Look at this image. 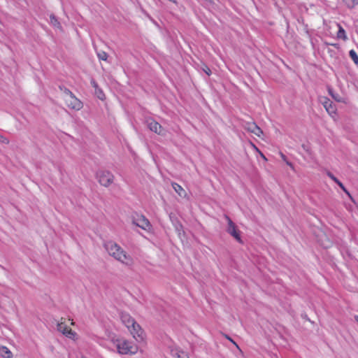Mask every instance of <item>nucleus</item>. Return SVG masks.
<instances>
[{
  "label": "nucleus",
  "instance_id": "f257e3e1",
  "mask_svg": "<svg viewBox=\"0 0 358 358\" xmlns=\"http://www.w3.org/2000/svg\"><path fill=\"white\" fill-rule=\"evenodd\" d=\"M120 319L122 322L125 325L136 341H142L143 339V329L129 314L127 313H122L120 315Z\"/></svg>",
  "mask_w": 358,
  "mask_h": 358
},
{
  "label": "nucleus",
  "instance_id": "f03ea898",
  "mask_svg": "<svg viewBox=\"0 0 358 358\" xmlns=\"http://www.w3.org/2000/svg\"><path fill=\"white\" fill-rule=\"evenodd\" d=\"M113 344L117 352L121 355H134L138 352V346L136 344L123 338L114 340Z\"/></svg>",
  "mask_w": 358,
  "mask_h": 358
},
{
  "label": "nucleus",
  "instance_id": "7ed1b4c3",
  "mask_svg": "<svg viewBox=\"0 0 358 358\" xmlns=\"http://www.w3.org/2000/svg\"><path fill=\"white\" fill-rule=\"evenodd\" d=\"M131 223L144 230H149L151 224L149 220L143 215L134 213L131 216Z\"/></svg>",
  "mask_w": 358,
  "mask_h": 358
},
{
  "label": "nucleus",
  "instance_id": "20e7f679",
  "mask_svg": "<svg viewBox=\"0 0 358 358\" xmlns=\"http://www.w3.org/2000/svg\"><path fill=\"white\" fill-rule=\"evenodd\" d=\"M116 260L127 266H131L134 264V259L127 254L120 246L119 250L112 255Z\"/></svg>",
  "mask_w": 358,
  "mask_h": 358
},
{
  "label": "nucleus",
  "instance_id": "39448f33",
  "mask_svg": "<svg viewBox=\"0 0 358 358\" xmlns=\"http://www.w3.org/2000/svg\"><path fill=\"white\" fill-rule=\"evenodd\" d=\"M116 260L127 266H131L134 264V259L127 254L120 246L119 250L112 255Z\"/></svg>",
  "mask_w": 358,
  "mask_h": 358
},
{
  "label": "nucleus",
  "instance_id": "423d86ee",
  "mask_svg": "<svg viewBox=\"0 0 358 358\" xmlns=\"http://www.w3.org/2000/svg\"><path fill=\"white\" fill-rule=\"evenodd\" d=\"M96 178L101 185L108 187L113 183L114 176L109 171H100L96 173Z\"/></svg>",
  "mask_w": 358,
  "mask_h": 358
},
{
  "label": "nucleus",
  "instance_id": "0eeeda50",
  "mask_svg": "<svg viewBox=\"0 0 358 358\" xmlns=\"http://www.w3.org/2000/svg\"><path fill=\"white\" fill-rule=\"evenodd\" d=\"M146 124L150 131L161 136L166 135V131L152 118L147 119Z\"/></svg>",
  "mask_w": 358,
  "mask_h": 358
},
{
  "label": "nucleus",
  "instance_id": "6e6552de",
  "mask_svg": "<svg viewBox=\"0 0 358 358\" xmlns=\"http://www.w3.org/2000/svg\"><path fill=\"white\" fill-rule=\"evenodd\" d=\"M66 106L73 110H79L83 108V103L74 94L64 97Z\"/></svg>",
  "mask_w": 358,
  "mask_h": 358
},
{
  "label": "nucleus",
  "instance_id": "1a4fd4ad",
  "mask_svg": "<svg viewBox=\"0 0 358 358\" xmlns=\"http://www.w3.org/2000/svg\"><path fill=\"white\" fill-rule=\"evenodd\" d=\"M226 219L228 222V227L227 229V231L238 242H241V238L240 236L239 231L237 230L235 224L232 222V220L228 217L226 216Z\"/></svg>",
  "mask_w": 358,
  "mask_h": 358
},
{
  "label": "nucleus",
  "instance_id": "9d476101",
  "mask_svg": "<svg viewBox=\"0 0 358 358\" xmlns=\"http://www.w3.org/2000/svg\"><path fill=\"white\" fill-rule=\"evenodd\" d=\"M62 320L63 318H62L61 321L57 323V330L69 338L73 337L76 335V333L69 329Z\"/></svg>",
  "mask_w": 358,
  "mask_h": 358
},
{
  "label": "nucleus",
  "instance_id": "9b49d317",
  "mask_svg": "<svg viewBox=\"0 0 358 358\" xmlns=\"http://www.w3.org/2000/svg\"><path fill=\"white\" fill-rule=\"evenodd\" d=\"M104 248L108 254L112 256L119 250L120 245L113 241H108L104 243Z\"/></svg>",
  "mask_w": 358,
  "mask_h": 358
},
{
  "label": "nucleus",
  "instance_id": "f8f14e48",
  "mask_svg": "<svg viewBox=\"0 0 358 358\" xmlns=\"http://www.w3.org/2000/svg\"><path fill=\"white\" fill-rule=\"evenodd\" d=\"M322 104L329 114L331 115L335 113L336 108L333 105L332 101L329 99L324 98V101L322 102Z\"/></svg>",
  "mask_w": 358,
  "mask_h": 358
},
{
  "label": "nucleus",
  "instance_id": "ddd939ff",
  "mask_svg": "<svg viewBox=\"0 0 358 358\" xmlns=\"http://www.w3.org/2000/svg\"><path fill=\"white\" fill-rule=\"evenodd\" d=\"M172 187L174 189V190L178 194V195L181 197H185L187 196V193L185 190L178 183L173 182Z\"/></svg>",
  "mask_w": 358,
  "mask_h": 358
},
{
  "label": "nucleus",
  "instance_id": "4468645a",
  "mask_svg": "<svg viewBox=\"0 0 358 358\" xmlns=\"http://www.w3.org/2000/svg\"><path fill=\"white\" fill-rule=\"evenodd\" d=\"M171 355L173 358H187V354L178 349H173L171 350Z\"/></svg>",
  "mask_w": 358,
  "mask_h": 358
},
{
  "label": "nucleus",
  "instance_id": "2eb2a0df",
  "mask_svg": "<svg viewBox=\"0 0 358 358\" xmlns=\"http://www.w3.org/2000/svg\"><path fill=\"white\" fill-rule=\"evenodd\" d=\"M337 26L338 27V31L337 32V38L339 39H342L344 41H347L348 37L345 29L339 24H338Z\"/></svg>",
  "mask_w": 358,
  "mask_h": 358
},
{
  "label": "nucleus",
  "instance_id": "dca6fc26",
  "mask_svg": "<svg viewBox=\"0 0 358 358\" xmlns=\"http://www.w3.org/2000/svg\"><path fill=\"white\" fill-rule=\"evenodd\" d=\"M50 23L53 27H56L57 29H62L61 24L58 21L57 18L56 17V16L54 14H51L50 15Z\"/></svg>",
  "mask_w": 358,
  "mask_h": 358
},
{
  "label": "nucleus",
  "instance_id": "f3484780",
  "mask_svg": "<svg viewBox=\"0 0 358 358\" xmlns=\"http://www.w3.org/2000/svg\"><path fill=\"white\" fill-rule=\"evenodd\" d=\"M248 129L257 136H260V135L262 134L261 129L255 124H251Z\"/></svg>",
  "mask_w": 358,
  "mask_h": 358
},
{
  "label": "nucleus",
  "instance_id": "a211bd4d",
  "mask_svg": "<svg viewBox=\"0 0 358 358\" xmlns=\"http://www.w3.org/2000/svg\"><path fill=\"white\" fill-rule=\"evenodd\" d=\"M1 355L5 358H10L12 357V352L6 348L2 347L1 348Z\"/></svg>",
  "mask_w": 358,
  "mask_h": 358
},
{
  "label": "nucleus",
  "instance_id": "6ab92c4d",
  "mask_svg": "<svg viewBox=\"0 0 358 358\" xmlns=\"http://www.w3.org/2000/svg\"><path fill=\"white\" fill-rule=\"evenodd\" d=\"M344 3L349 8H353L358 5V0H343Z\"/></svg>",
  "mask_w": 358,
  "mask_h": 358
},
{
  "label": "nucleus",
  "instance_id": "aec40b11",
  "mask_svg": "<svg viewBox=\"0 0 358 358\" xmlns=\"http://www.w3.org/2000/svg\"><path fill=\"white\" fill-rule=\"evenodd\" d=\"M349 55L355 64H358V55L354 50L349 52Z\"/></svg>",
  "mask_w": 358,
  "mask_h": 358
},
{
  "label": "nucleus",
  "instance_id": "412c9836",
  "mask_svg": "<svg viewBox=\"0 0 358 358\" xmlns=\"http://www.w3.org/2000/svg\"><path fill=\"white\" fill-rule=\"evenodd\" d=\"M97 57L101 60L106 61L108 58V54L104 51H99L97 52Z\"/></svg>",
  "mask_w": 358,
  "mask_h": 358
},
{
  "label": "nucleus",
  "instance_id": "4be33fe9",
  "mask_svg": "<svg viewBox=\"0 0 358 358\" xmlns=\"http://www.w3.org/2000/svg\"><path fill=\"white\" fill-rule=\"evenodd\" d=\"M95 92L99 99L103 100L105 99V94L101 89L97 88V90H95Z\"/></svg>",
  "mask_w": 358,
  "mask_h": 358
},
{
  "label": "nucleus",
  "instance_id": "5701e85b",
  "mask_svg": "<svg viewBox=\"0 0 358 358\" xmlns=\"http://www.w3.org/2000/svg\"><path fill=\"white\" fill-rule=\"evenodd\" d=\"M64 97L70 96L73 94L69 89L64 88Z\"/></svg>",
  "mask_w": 358,
  "mask_h": 358
},
{
  "label": "nucleus",
  "instance_id": "b1692460",
  "mask_svg": "<svg viewBox=\"0 0 358 358\" xmlns=\"http://www.w3.org/2000/svg\"><path fill=\"white\" fill-rule=\"evenodd\" d=\"M338 185V186L348 195H350L349 192L346 190L345 186L343 185V183L338 180V181L336 182Z\"/></svg>",
  "mask_w": 358,
  "mask_h": 358
},
{
  "label": "nucleus",
  "instance_id": "393cba45",
  "mask_svg": "<svg viewBox=\"0 0 358 358\" xmlns=\"http://www.w3.org/2000/svg\"><path fill=\"white\" fill-rule=\"evenodd\" d=\"M327 176L331 179L333 180L335 182H336L338 181V179L331 173V172H328L327 173Z\"/></svg>",
  "mask_w": 358,
  "mask_h": 358
},
{
  "label": "nucleus",
  "instance_id": "a878e982",
  "mask_svg": "<svg viewBox=\"0 0 358 358\" xmlns=\"http://www.w3.org/2000/svg\"><path fill=\"white\" fill-rule=\"evenodd\" d=\"M91 85L95 89V90H96L97 88H99L98 84L96 83V82L94 80H91Z\"/></svg>",
  "mask_w": 358,
  "mask_h": 358
},
{
  "label": "nucleus",
  "instance_id": "bb28decb",
  "mask_svg": "<svg viewBox=\"0 0 358 358\" xmlns=\"http://www.w3.org/2000/svg\"><path fill=\"white\" fill-rule=\"evenodd\" d=\"M0 142L8 143V140L0 134Z\"/></svg>",
  "mask_w": 358,
  "mask_h": 358
},
{
  "label": "nucleus",
  "instance_id": "cd10ccee",
  "mask_svg": "<svg viewBox=\"0 0 358 358\" xmlns=\"http://www.w3.org/2000/svg\"><path fill=\"white\" fill-rule=\"evenodd\" d=\"M203 71L208 76L211 73V71L208 67H206V69H204Z\"/></svg>",
  "mask_w": 358,
  "mask_h": 358
},
{
  "label": "nucleus",
  "instance_id": "c85d7f7f",
  "mask_svg": "<svg viewBox=\"0 0 358 358\" xmlns=\"http://www.w3.org/2000/svg\"><path fill=\"white\" fill-rule=\"evenodd\" d=\"M287 165H289V166H292V164H291V163H289V162H287Z\"/></svg>",
  "mask_w": 358,
  "mask_h": 358
},
{
  "label": "nucleus",
  "instance_id": "c756f323",
  "mask_svg": "<svg viewBox=\"0 0 358 358\" xmlns=\"http://www.w3.org/2000/svg\"><path fill=\"white\" fill-rule=\"evenodd\" d=\"M74 324H75V323H74V322L72 320V321H71V324H72V325H74Z\"/></svg>",
  "mask_w": 358,
  "mask_h": 358
},
{
  "label": "nucleus",
  "instance_id": "7c9ffc66",
  "mask_svg": "<svg viewBox=\"0 0 358 358\" xmlns=\"http://www.w3.org/2000/svg\"><path fill=\"white\" fill-rule=\"evenodd\" d=\"M229 341H231V342H233L234 344H236V343L233 341V340H231V338H229Z\"/></svg>",
  "mask_w": 358,
  "mask_h": 358
},
{
  "label": "nucleus",
  "instance_id": "2f4dec72",
  "mask_svg": "<svg viewBox=\"0 0 358 358\" xmlns=\"http://www.w3.org/2000/svg\"><path fill=\"white\" fill-rule=\"evenodd\" d=\"M229 341H231V342H233L234 344H236V343L233 341V340H231V338H229Z\"/></svg>",
  "mask_w": 358,
  "mask_h": 358
},
{
  "label": "nucleus",
  "instance_id": "473e14b6",
  "mask_svg": "<svg viewBox=\"0 0 358 358\" xmlns=\"http://www.w3.org/2000/svg\"><path fill=\"white\" fill-rule=\"evenodd\" d=\"M282 157L285 159V155H282Z\"/></svg>",
  "mask_w": 358,
  "mask_h": 358
},
{
  "label": "nucleus",
  "instance_id": "72a5a7b5",
  "mask_svg": "<svg viewBox=\"0 0 358 358\" xmlns=\"http://www.w3.org/2000/svg\"><path fill=\"white\" fill-rule=\"evenodd\" d=\"M187 358H188V357Z\"/></svg>",
  "mask_w": 358,
  "mask_h": 358
}]
</instances>
